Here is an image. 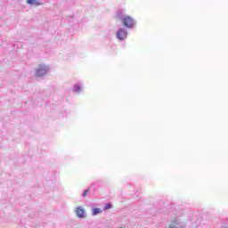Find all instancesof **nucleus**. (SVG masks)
I'll list each match as a JSON object with an SVG mask.
<instances>
[{"label": "nucleus", "mask_w": 228, "mask_h": 228, "mask_svg": "<svg viewBox=\"0 0 228 228\" xmlns=\"http://www.w3.org/2000/svg\"><path fill=\"white\" fill-rule=\"evenodd\" d=\"M99 213H102V209L99 208H93V213H92L93 216L99 215Z\"/></svg>", "instance_id": "8"}, {"label": "nucleus", "mask_w": 228, "mask_h": 228, "mask_svg": "<svg viewBox=\"0 0 228 228\" xmlns=\"http://www.w3.org/2000/svg\"><path fill=\"white\" fill-rule=\"evenodd\" d=\"M75 213L78 218H86V212L83 207H77Z\"/></svg>", "instance_id": "5"}, {"label": "nucleus", "mask_w": 228, "mask_h": 228, "mask_svg": "<svg viewBox=\"0 0 228 228\" xmlns=\"http://www.w3.org/2000/svg\"><path fill=\"white\" fill-rule=\"evenodd\" d=\"M162 207H160V211L164 213V215H167V213L172 211V203L170 201H167L165 203H162Z\"/></svg>", "instance_id": "4"}, {"label": "nucleus", "mask_w": 228, "mask_h": 228, "mask_svg": "<svg viewBox=\"0 0 228 228\" xmlns=\"http://www.w3.org/2000/svg\"><path fill=\"white\" fill-rule=\"evenodd\" d=\"M175 211H183V207L182 206H178L175 208Z\"/></svg>", "instance_id": "12"}, {"label": "nucleus", "mask_w": 228, "mask_h": 228, "mask_svg": "<svg viewBox=\"0 0 228 228\" xmlns=\"http://www.w3.org/2000/svg\"><path fill=\"white\" fill-rule=\"evenodd\" d=\"M126 16L124 14V10L120 9L117 12V19H118V20H120L121 22L124 20V19H126Z\"/></svg>", "instance_id": "6"}, {"label": "nucleus", "mask_w": 228, "mask_h": 228, "mask_svg": "<svg viewBox=\"0 0 228 228\" xmlns=\"http://www.w3.org/2000/svg\"><path fill=\"white\" fill-rule=\"evenodd\" d=\"M82 88H81V86H79V84H76L73 86V92H75V94H79Z\"/></svg>", "instance_id": "7"}, {"label": "nucleus", "mask_w": 228, "mask_h": 228, "mask_svg": "<svg viewBox=\"0 0 228 228\" xmlns=\"http://www.w3.org/2000/svg\"><path fill=\"white\" fill-rule=\"evenodd\" d=\"M113 208V204L111 202L106 203L103 207V211H107V209H111Z\"/></svg>", "instance_id": "9"}, {"label": "nucleus", "mask_w": 228, "mask_h": 228, "mask_svg": "<svg viewBox=\"0 0 228 228\" xmlns=\"http://www.w3.org/2000/svg\"><path fill=\"white\" fill-rule=\"evenodd\" d=\"M88 191H90V189H86L84 191L82 197H86V195H88Z\"/></svg>", "instance_id": "11"}, {"label": "nucleus", "mask_w": 228, "mask_h": 228, "mask_svg": "<svg viewBox=\"0 0 228 228\" xmlns=\"http://www.w3.org/2000/svg\"><path fill=\"white\" fill-rule=\"evenodd\" d=\"M127 35H128L127 28H121L117 32V38L121 41H124L126 40V38H127Z\"/></svg>", "instance_id": "3"}, {"label": "nucleus", "mask_w": 228, "mask_h": 228, "mask_svg": "<svg viewBox=\"0 0 228 228\" xmlns=\"http://www.w3.org/2000/svg\"><path fill=\"white\" fill-rule=\"evenodd\" d=\"M28 4H35V6H38V3L37 0H27Z\"/></svg>", "instance_id": "10"}, {"label": "nucleus", "mask_w": 228, "mask_h": 228, "mask_svg": "<svg viewBox=\"0 0 228 228\" xmlns=\"http://www.w3.org/2000/svg\"><path fill=\"white\" fill-rule=\"evenodd\" d=\"M191 222V218L189 219Z\"/></svg>", "instance_id": "13"}, {"label": "nucleus", "mask_w": 228, "mask_h": 228, "mask_svg": "<svg viewBox=\"0 0 228 228\" xmlns=\"http://www.w3.org/2000/svg\"><path fill=\"white\" fill-rule=\"evenodd\" d=\"M121 22L125 28H134V24H136L134 19H133L131 16H126V19H123Z\"/></svg>", "instance_id": "2"}, {"label": "nucleus", "mask_w": 228, "mask_h": 228, "mask_svg": "<svg viewBox=\"0 0 228 228\" xmlns=\"http://www.w3.org/2000/svg\"><path fill=\"white\" fill-rule=\"evenodd\" d=\"M49 70V66L39 65L38 69L36 70V77H44V76H45V74H47Z\"/></svg>", "instance_id": "1"}]
</instances>
